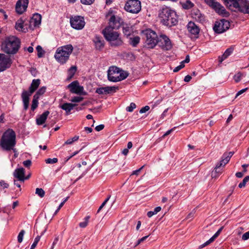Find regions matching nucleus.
Returning a JSON list of instances; mask_svg holds the SVG:
<instances>
[{
    "mask_svg": "<svg viewBox=\"0 0 249 249\" xmlns=\"http://www.w3.org/2000/svg\"><path fill=\"white\" fill-rule=\"evenodd\" d=\"M38 98L37 97H33V99L32 100V105H31V109L32 110H35L37 107H38Z\"/></svg>",
    "mask_w": 249,
    "mask_h": 249,
    "instance_id": "obj_38",
    "label": "nucleus"
},
{
    "mask_svg": "<svg viewBox=\"0 0 249 249\" xmlns=\"http://www.w3.org/2000/svg\"><path fill=\"white\" fill-rule=\"evenodd\" d=\"M185 66L184 64H183V63H180V65L177 67H176L173 70V71L175 72H177L178 71L184 68Z\"/></svg>",
    "mask_w": 249,
    "mask_h": 249,
    "instance_id": "obj_53",
    "label": "nucleus"
},
{
    "mask_svg": "<svg viewBox=\"0 0 249 249\" xmlns=\"http://www.w3.org/2000/svg\"><path fill=\"white\" fill-rule=\"evenodd\" d=\"M93 42L97 50H100L104 47V40L101 36H96L93 39Z\"/></svg>",
    "mask_w": 249,
    "mask_h": 249,
    "instance_id": "obj_24",
    "label": "nucleus"
},
{
    "mask_svg": "<svg viewBox=\"0 0 249 249\" xmlns=\"http://www.w3.org/2000/svg\"><path fill=\"white\" fill-rule=\"evenodd\" d=\"M103 34L112 47H118L123 44V42L120 37V34L117 32L113 31L111 28L106 27L103 30Z\"/></svg>",
    "mask_w": 249,
    "mask_h": 249,
    "instance_id": "obj_4",
    "label": "nucleus"
},
{
    "mask_svg": "<svg viewBox=\"0 0 249 249\" xmlns=\"http://www.w3.org/2000/svg\"><path fill=\"white\" fill-rule=\"evenodd\" d=\"M110 198V196L107 198L102 203L101 205L99 208L97 212L99 213L100 211L103 208V207L105 205V204L107 203V202L108 201L109 199Z\"/></svg>",
    "mask_w": 249,
    "mask_h": 249,
    "instance_id": "obj_58",
    "label": "nucleus"
},
{
    "mask_svg": "<svg viewBox=\"0 0 249 249\" xmlns=\"http://www.w3.org/2000/svg\"><path fill=\"white\" fill-rule=\"evenodd\" d=\"M225 4L227 6H229L230 8L232 7L235 8L237 6L238 0H223Z\"/></svg>",
    "mask_w": 249,
    "mask_h": 249,
    "instance_id": "obj_31",
    "label": "nucleus"
},
{
    "mask_svg": "<svg viewBox=\"0 0 249 249\" xmlns=\"http://www.w3.org/2000/svg\"><path fill=\"white\" fill-rule=\"evenodd\" d=\"M160 46L164 50H169L172 48V44L169 38L165 35H162L160 36L159 40Z\"/></svg>",
    "mask_w": 249,
    "mask_h": 249,
    "instance_id": "obj_17",
    "label": "nucleus"
},
{
    "mask_svg": "<svg viewBox=\"0 0 249 249\" xmlns=\"http://www.w3.org/2000/svg\"><path fill=\"white\" fill-rule=\"evenodd\" d=\"M161 23L164 25L172 27L178 22V16L175 11L170 7L165 6L162 8L159 13Z\"/></svg>",
    "mask_w": 249,
    "mask_h": 249,
    "instance_id": "obj_1",
    "label": "nucleus"
},
{
    "mask_svg": "<svg viewBox=\"0 0 249 249\" xmlns=\"http://www.w3.org/2000/svg\"><path fill=\"white\" fill-rule=\"evenodd\" d=\"M233 155V152H230L228 154H224L222 160L216 164L214 169V173L220 174L222 171L221 167H224L229 161Z\"/></svg>",
    "mask_w": 249,
    "mask_h": 249,
    "instance_id": "obj_12",
    "label": "nucleus"
},
{
    "mask_svg": "<svg viewBox=\"0 0 249 249\" xmlns=\"http://www.w3.org/2000/svg\"><path fill=\"white\" fill-rule=\"evenodd\" d=\"M46 87H42L40 88L36 92V93L34 95V97H37V98H39L40 96L44 94L46 92Z\"/></svg>",
    "mask_w": 249,
    "mask_h": 249,
    "instance_id": "obj_36",
    "label": "nucleus"
},
{
    "mask_svg": "<svg viewBox=\"0 0 249 249\" xmlns=\"http://www.w3.org/2000/svg\"><path fill=\"white\" fill-rule=\"evenodd\" d=\"M243 74L241 72H238L235 74L233 77V79L235 82L238 83L240 81Z\"/></svg>",
    "mask_w": 249,
    "mask_h": 249,
    "instance_id": "obj_47",
    "label": "nucleus"
},
{
    "mask_svg": "<svg viewBox=\"0 0 249 249\" xmlns=\"http://www.w3.org/2000/svg\"><path fill=\"white\" fill-rule=\"evenodd\" d=\"M71 26L76 30H81L85 25V21L83 17L77 16L71 18Z\"/></svg>",
    "mask_w": 249,
    "mask_h": 249,
    "instance_id": "obj_10",
    "label": "nucleus"
},
{
    "mask_svg": "<svg viewBox=\"0 0 249 249\" xmlns=\"http://www.w3.org/2000/svg\"><path fill=\"white\" fill-rule=\"evenodd\" d=\"M11 64L12 61L9 56L0 53V72L10 68Z\"/></svg>",
    "mask_w": 249,
    "mask_h": 249,
    "instance_id": "obj_13",
    "label": "nucleus"
},
{
    "mask_svg": "<svg viewBox=\"0 0 249 249\" xmlns=\"http://www.w3.org/2000/svg\"><path fill=\"white\" fill-rule=\"evenodd\" d=\"M78 139H79V136H75L72 138L68 140L67 141H66L64 144H71L74 142L77 141Z\"/></svg>",
    "mask_w": 249,
    "mask_h": 249,
    "instance_id": "obj_45",
    "label": "nucleus"
},
{
    "mask_svg": "<svg viewBox=\"0 0 249 249\" xmlns=\"http://www.w3.org/2000/svg\"><path fill=\"white\" fill-rule=\"evenodd\" d=\"M143 33L146 37L145 47L148 49L154 48L159 42L158 36L156 33L150 29L144 31Z\"/></svg>",
    "mask_w": 249,
    "mask_h": 249,
    "instance_id": "obj_6",
    "label": "nucleus"
},
{
    "mask_svg": "<svg viewBox=\"0 0 249 249\" xmlns=\"http://www.w3.org/2000/svg\"><path fill=\"white\" fill-rule=\"evenodd\" d=\"M89 218H90L89 216H87L85 218V221L84 222H82L79 223V225L80 227L82 228H85L88 225Z\"/></svg>",
    "mask_w": 249,
    "mask_h": 249,
    "instance_id": "obj_41",
    "label": "nucleus"
},
{
    "mask_svg": "<svg viewBox=\"0 0 249 249\" xmlns=\"http://www.w3.org/2000/svg\"><path fill=\"white\" fill-rule=\"evenodd\" d=\"M58 161V159L56 158L53 159L48 158L45 160V162L48 164H53L55 163Z\"/></svg>",
    "mask_w": 249,
    "mask_h": 249,
    "instance_id": "obj_50",
    "label": "nucleus"
},
{
    "mask_svg": "<svg viewBox=\"0 0 249 249\" xmlns=\"http://www.w3.org/2000/svg\"><path fill=\"white\" fill-rule=\"evenodd\" d=\"M128 76V73L127 72L124 71H121L120 70V72H119L118 78V82L125 79V78H126Z\"/></svg>",
    "mask_w": 249,
    "mask_h": 249,
    "instance_id": "obj_35",
    "label": "nucleus"
},
{
    "mask_svg": "<svg viewBox=\"0 0 249 249\" xmlns=\"http://www.w3.org/2000/svg\"><path fill=\"white\" fill-rule=\"evenodd\" d=\"M82 4L85 5H90L91 4L94 0H80Z\"/></svg>",
    "mask_w": 249,
    "mask_h": 249,
    "instance_id": "obj_54",
    "label": "nucleus"
},
{
    "mask_svg": "<svg viewBox=\"0 0 249 249\" xmlns=\"http://www.w3.org/2000/svg\"><path fill=\"white\" fill-rule=\"evenodd\" d=\"M120 69L115 66L109 67L107 71V78L109 81L116 82H118Z\"/></svg>",
    "mask_w": 249,
    "mask_h": 249,
    "instance_id": "obj_15",
    "label": "nucleus"
},
{
    "mask_svg": "<svg viewBox=\"0 0 249 249\" xmlns=\"http://www.w3.org/2000/svg\"><path fill=\"white\" fill-rule=\"evenodd\" d=\"M36 194L40 197H43L45 196V191L42 188H37L36 190Z\"/></svg>",
    "mask_w": 249,
    "mask_h": 249,
    "instance_id": "obj_46",
    "label": "nucleus"
},
{
    "mask_svg": "<svg viewBox=\"0 0 249 249\" xmlns=\"http://www.w3.org/2000/svg\"><path fill=\"white\" fill-rule=\"evenodd\" d=\"M58 240H59L58 236H57L54 238L53 242V243L52 247H51V249H53L54 248V246L57 243Z\"/></svg>",
    "mask_w": 249,
    "mask_h": 249,
    "instance_id": "obj_64",
    "label": "nucleus"
},
{
    "mask_svg": "<svg viewBox=\"0 0 249 249\" xmlns=\"http://www.w3.org/2000/svg\"><path fill=\"white\" fill-rule=\"evenodd\" d=\"M40 236H37L35 238L34 242L32 244V246L31 247L30 249H34L36 248V246L37 243H38L39 241L40 240Z\"/></svg>",
    "mask_w": 249,
    "mask_h": 249,
    "instance_id": "obj_49",
    "label": "nucleus"
},
{
    "mask_svg": "<svg viewBox=\"0 0 249 249\" xmlns=\"http://www.w3.org/2000/svg\"><path fill=\"white\" fill-rule=\"evenodd\" d=\"M77 106L76 104L65 103L59 106L60 108L66 111V114H71V111L73 108Z\"/></svg>",
    "mask_w": 249,
    "mask_h": 249,
    "instance_id": "obj_23",
    "label": "nucleus"
},
{
    "mask_svg": "<svg viewBox=\"0 0 249 249\" xmlns=\"http://www.w3.org/2000/svg\"><path fill=\"white\" fill-rule=\"evenodd\" d=\"M140 41V37L138 36H136L134 37H130L129 39V44L133 47H136L139 43Z\"/></svg>",
    "mask_w": 249,
    "mask_h": 249,
    "instance_id": "obj_33",
    "label": "nucleus"
},
{
    "mask_svg": "<svg viewBox=\"0 0 249 249\" xmlns=\"http://www.w3.org/2000/svg\"><path fill=\"white\" fill-rule=\"evenodd\" d=\"M249 180V176H247L245 177V178L243 179V181L240 182L239 185L238 187L240 188H241L242 187H244L246 186V184L247 182Z\"/></svg>",
    "mask_w": 249,
    "mask_h": 249,
    "instance_id": "obj_43",
    "label": "nucleus"
},
{
    "mask_svg": "<svg viewBox=\"0 0 249 249\" xmlns=\"http://www.w3.org/2000/svg\"><path fill=\"white\" fill-rule=\"evenodd\" d=\"M95 92L99 94H107L106 87L97 88Z\"/></svg>",
    "mask_w": 249,
    "mask_h": 249,
    "instance_id": "obj_44",
    "label": "nucleus"
},
{
    "mask_svg": "<svg viewBox=\"0 0 249 249\" xmlns=\"http://www.w3.org/2000/svg\"><path fill=\"white\" fill-rule=\"evenodd\" d=\"M24 20L22 18H20L16 22L15 28L19 31H23V24Z\"/></svg>",
    "mask_w": 249,
    "mask_h": 249,
    "instance_id": "obj_30",
    "label": "nucleus"
},
{
    "mask_svg": "<svg viewBox=\"0 0 249 249\" xmlns=\"http://www.w3.org/2000/svg\"><path fill=\"white\" fill-rule=\"evenodd\" d=\"M13 175L18 180L22 182L25 181V169L23 168H17L14 172Z\"/></svg>",
    "mask_w": 249,
    "mask_h": 249,
    "instance_id": "obj_21",
    "label": "nucleus"
},
{
    "mask_svg": "<svg viewBox=\"0 0 249 249\" xmlns=\"http://www.w3.org/2000/svg\"><path fill=\"white\" fill-rule=\"evenodd\" d=\"M29 0H18L16 5V11L17 13L22 14L26 10Z\"/></svg>",
    "mask_w": 249,
    "mask_h": 249,
    "instance_id": "obj_19",
    "label": "nucleus"
},
{
    "mask_svg": "<svg viewBox=\"0 0 249 249\" xmlns=\"http://www.w3.org/2000/svg\"><path fill=\"white\" fill-rule=\"evenodd\" d=\"M223 229V227H221L207 241H206L204 244H202L199 247V249H202L205 246L208 245L209 244L213 242L214 239L217 238L218 235L220 234L221 232L222 229Z\"/></svg>",
    "mask_w": 249,
    "mask_h": 249,
    "instance_id": "obj_25",
    "label": "nucleus"
},
{
    "mask_svg": "<svg viewBox=\"0 0 249 249\" xmlns=\"http://www.w3.org/2000/svg\"><path fill=\"white\" fill-rule=\"evenodd\" d=\"M123 23V20L120 17L113 15L109 20V25L107 27L118 29L122 26Z\"/></svg>",
    "mask_w": 249,
    "mask_h": 249,
    "instance_id": "obj_14",
    "label": "nucleus"
},
{
    "mask_svg": "<svg viewBox=\"0 0 249 249\" xmlns=\"http://www.w3.org/2000/svg\"><path fill=\"white\" fill-rule=\"evenodd\" d=\"M20 41L16 36H10L6 38L2 43L1 48L3 52L7 54H14L20 48Z\"/></svg>",
    "mask_w": 249,
    "mask_h": 249,
    "instance_id": "obj_3",
    "label": "nucleus"
},
{
    "mask_svg": "<svg viewBox=\"0 0 249 249\" xmlns=\"http://www.w3.org/2000/svg\"><path fill=\"white\" fill-rule=\"evenodd\" d=\"M107 94H110L112 92H115L117 90L119 89V87L116 86H107L106 87Z\"/></svg>",
    "mask_w": 249,
    "mask_h": 249,
    "instance_id": "obj_37",
    "label": "nucleus"
},
{
    "mask_svg": "<svg viewBox=\"0 0 249 249\" xmlns=\"http://www.w3.org/2000/svg\"><path fill=\"white\" fill-rule=\"evenodd\" d=\"M77 70V68L76 66H72L68 70V77L67 80H70L75 74L76 71Z\"/></svg>",
    "mask_w": 249,
    "mask_h": 249,
    "instance_id": "obj_32",
    "label": "nucleus"
},
{
    "mask_svg": "<svg viewBox=\"0 0 249 249\" xmlns=\"http://www.w3.org/2000/svg\"><path fill=\"white\" fill-rule=\"evenodd\" d=\"M150 109V107L149 106H146L143 107H142L140 110V113H145L146 112V111H147L148 110H149Z\"/></svg>",
    "mask_w": 249,
    "mask_h": 249,
    "instance_id": "obj_59",
    "label": "nucleus"
},
{
    "mask_svg": "<svg viewBox=\"0 0 249 249\" xmlns=\"http://www.w3.org/2000/svg\"><path fill=\"white\" fill-rule=\"evenodd\" d=\"M194 6V4L189 0H187L183 5V7L186 9H189Z\"/></svg>",
    "mask_w": 249,
    "mask_h": 249,
    "instance_id": "obj_42",
    "label": "nucleus"
},
{
    "mask_svg": "<svg viewBox=\"0 0 249 249\" xmlns=\"http://www.w3.org/2000/svg\"><path fill=\"white\" fill-rule=\"evenodd\" d=\"M73 47L69 44L57 48L54 55L56 60L61 64H64L69 59L70 55L73 51Z\"/></svg>",
    "mask_w": 249,
    "mask_h": 249,
    "instance_id": "obj_5",
    "label": "nucleus"
},
{
    "mask_svg": "<svg viewBox=\"0 0 249 249\" xmlns=\"http://www.w3.org/2000/svg\"><path fill=\"white\" fill-rule=\"evenodd\" d=\"M23 164L24 165V166L25 167L29 168L30 167V166L32 164V161L31 160H28L24 161L23 162Z\"/></svg>",
    "mask_w": 249,
    "mask_h": 249,
    "instance_id": "obj_56",
    "label": "nucleus"
},
{
    "mask_svg": "<svg viewBox=\"0 0 249 249\" xmlns=\"http://www.w3.org/2000/svg\"><path fill=\"white\" fill-rule=\"evenodd\" d=\"M230 27V22L225 19H222L215 21L213 30L217 34H222L228 30Z\"/></svg>",
    "mask_w": 249,
    "mask_h": 249,
    "instance_id": "obj_8",
    "label": "nucleus"
},
{
    "mask_svg": "<svg viewBox=\"0 0 249 249\" xmlns=\"http://www.w3.org/2000/svg\"><path fill=\"white\" fill-rule=\"evenodd\" d=\"M148 236H149V235H147V236H144V237H142V238L140 239L139 240H138V241L137 242V243L136 244L135 247H136V246H138L142 242H143L145 240H146V239H147V238Z\"/></svg>",
    "mask_w": 249,
    "mask_h": 249,
    "instance_id": "obj_60",
    "label": "nucleus"
},
{
    "mask_svg": "<svg viewBox=\"0 0 249 249\" xmlns=\"http://www.w3.org/2000/svg\"><path fill=\"white\" fill-rule=\"evenodd\" d=\"M30 92L24 90L21 94V98L22 99L24 109L27 110L29 107V97L32 95Z\"/></svg>",
    "mask_w": 249,
    "mask_h": 249,
    "instance_id": "obj_22",
    "label": "nucleus"
},
{
    "mask_svg": "<svg viewBox=\"0 0 249 249\" xmlns=\"http://www.w3.org/2000/svg\"><path fill=\"white\" fill-rule=\"evenodd\" d=\"M161 208L160 207H156L153 211H149L147 213V215L148 217H151L153 215L157 214L158 212H159L161 210Z\"/></svg>",
    "mask_w": 249,
    "mask_h": 249,
    "instance_id": "obj_39",
    "label": "nucleus"
},
{
    "mask_svg": "<svg viewBox=\"0 0 249 249\" xmlns=\"http://www.w3.org/2000/svg\"><path fill=\"white\" fill-rule=\"evenodd\" d=\"M50 112L49 111H45L41 115H40L37 118H36V122L37 124H43L45 122Z\"/></svg>",
    "mask_w": 249,
    "mask_h": 249,
    "instance_id": "obj_26",
    "label": "nucleus"
},
{
    "mask_svg": "<svg viewBox=\"0 0 249 249\" xmlns=\"http://www.w3.org/2000/svg\"><path fill=\"white\" fill-rule=\"evenodd\" d=\"M36 51L37 52V56L39 58L42 57L44 54L45 53L44 51L43 50L41 46L38 45L36 48Z\"/></svg>",
    "mask_w": 249,
    "mask_h": 249,
    "instance_id": "obj_40",
    "label": "nucleus"
},
{
    "mask_svg": "<svg viewBox=\"0 0 249 249\" xmlns=\"http://www.w3.org/2000/svg\"><path fill=\"white\" fill-rule=\"evenodd\" d=\"M67 88L70 89V91L72 93H75L79 95H86V92L84 90V87L79 85L78 81H74L70 83L67 86Z\"/></svg>",
    "mask_w": 249,
    "mask_h": 249,
    "instance_id": "obj_11",
    "label": "nucleus"
},
{
    "mask_svg": "<svg viewBox=\"0 0 249 249\" xmlns=\"http://www.w3.org/2000/svg\"><path fill=\"white\" fill-rule=\"evenodd\" d=\"M249 239V231L246 232L243 234L242 236V239L244 241L247 240Z\"/></svg>",
    "mask_w": 249,
    "mask_h": 249,
    "instance_id": "obj_61",
    "label": "nucleus"
},
{
    "mask_svg": "<svg viewBox=\"0 0 249 249\" xmlns=\"http://www.w3.org/2000/svg\"><path fill=\"white\" fill-rule=\"evenodd\" d=\"M125 10L133 14H137L141 10V3L139 0H129L124 6Z\"/></svg>",
    "mask_w": 249,
    "mask_h": 249,
    "instance_id": "obj_7",
    "label": "nucleus"
},
{
    "mask_svg": "<svg viewBox=\"0 0 249 249\" xmlns=\"http://www.w3.org/2000/svg\"><path fill=\"white\" fill-rule=\"evenodd\" d=\"M188 32L194 37H197L199 33V28L194 22L190 21L187 26Z\"/></svg>",
    "mask_w": 249,
    "mask_h": 249,
    "instance_id": "obj_20",
    "label": "nucleus"
},
{
    "mask_svg": "<svg viewBox=\"0 0 249 249\" xmlns=\"http://www.w3.org/2000/svg\"><path fill=\"white\" fill-rule=\"evenodd\" d=\"M191 14L192 17L198 21L201 22L204 20V17L201 14L199 10L197 9L194 10Z\"/></svg>",
    "mask_w": 249,
    "mask_h": 249,
    "instance_id": "obj_27",
    "label": "nucleus"
},
{
    "mask_svg": "<svg viewBox=\"0 0 249 249\" xmlns=\"http://www.w3.org/2000/svg\"><path fill=\"white\" fill-rule=\"evenodd\" d=\"M104 127H105V126L104 124H100V125L96 126L95 128V129L97 131H100L103 130L104 129Z\"/></svg>",
    "mask_w": 249,
    "mask_h": 249,
    "instance_id": "obj_62",
    "label": "nucleus"
},
{
    "mask_svg": "<svg viewBox=\"0 0 249 249\" xmlns=\"http://www.w3.org/2000/svg\"><path fill=\"white\" fill-rule=\"evenodd\" d=\"M195 213H196V211L195 210H193L191 213H190L186 217V219H192L194 217V215H195Z\"/></svg>",
    "mask_w": 249,
    "mask_h": 249,
    "instance_id": "obj_57",
    "label": "nucleus"
},
{
    "mask_svg": "<svg viewBox=\"0 0 249 249\" xmlns=\"http://www.w3.org/2000/svg\"><path fill=\"white\" fill-rule=\"evenodd\" d=\"M237 6L234 8L244 14H249V1L247 0H238Z\"/></svg>",
    "mask_w": 249,
    "mask_h": 249,
    "instance_id": "obj_18",
    "label": "nucleus"
},
{
    "mask_svg": "<svg viewBox=\"0 0 249 249\" xmlns=\"http://www.w3.org/2000/svg\"><path fill=\"white\" fill-rule=\"evenodd\" d=\"M136 107V105L134 103H131L130 106L126 107V110L128 112H132L133 109Z\"/></svg>",
    "mask_w": 249,
    "mask_h": 249,
    "instance_id": "obj_52",
    "label": "nucleus"
},
{
    "mask_svg": "<svg viewBox=\"0 0 249 249\" xmlns=\"http://www.w3.org/2000/svg\"><path fill=\"white\" fill-rule=\"evenodd\" d=\"M24 233L25 231L23 230H22L19 233L18 236V241L19 243L22 242Z\"/></svg>",
    "mask_w": 249,
    "mask_h": 249,
    "instance_id": "obj_51",
    "label": "nucleus"
},
{
    "mask_svg": "<svg viewBox=\"0 0 249 249\" xmlns=\"http://www.w3.org/2000/svg\"><path fill=\"white\" fill-rule=\"evenodd\" d=\"M83 97L80 96H75L71 99L70 100L73 103H79L83 100Z\"/></svg>",
    "mask_w": 249,
    "mask_h": 249,
    "instance_id": "obj_48",
    "label": "nucleus"
},
{
    "mask_svg": "<svg viewBox=\"0 0 249 249\" xmlns=\"http://www.w3.org/2000/svg\"><path fill=\"white\" fill-rule=\"evenodd\" d=\"M40 83V80L39 79H34L29 87V92L31 93H34L39 87Z\"/></svg>",
    "mask_w": 249,
    "mask_h": 249,
    "instance_id": "obj_28",
    "label": "nucleus"
},
{
    "mask_svg": "<svg viewBox=\"0 0 249 249\" xmlns=\"http://www.w3.org/2000/svg\"><path fill=\"white\" fill-rule=\"evenodd\" d=\"M0 186L3 188H7L9 187V184L6 183L4 180L0 181Z\"/></svg>",
    "mask_w": 249,
    "mask_h": 249,
    "instance_id": "obj_55",
    "label": "nucleus"
},
{
    "mask_svg": "<svg viewBox=\"0 0 249 249\" xmlns=\"http://www.w3.org/2000/svg\"><path fill=\"white\" fill-rule=\"evenodd\" d=\"M16 135L12 129H8L2 135L0 140V146L3 150L6 151H16Z\"/></svg>",
    "mask_w": 249,
    "mask_h": 249,
    "instance_id": "obj_2",
    "label": "nucleus"
},
{
    "mask_svg": "<svg viewBox=\"0 0 249 249\" xmlns=\"http://www.w3.org/2000/svg\"><path fill=\"white\" fill-rule=\"evenodd\" d=\"M204 1L219 15L226 16L228 14L225 8L215 0H204Z\"/></svg>",
    "mask_w": 249,
    "mask_h": 249,
    "instance_id": "obj_9",
    "label": "nucleus"
},
{
    "mask_svg": "<svg viewBox=\"0 0 249 249\" xmlns=\"http://www.w3.org/2000/svg\"><path fill=\"white\" fill-rule=\"evenodd\" d=\"M233 49L231 48L227 49L221 56H219V62L221 63L226 59L232 52Z\"/></svg>",
    "mask_w": 249,
    "mask_h": 249,
    "instance_id": "obj_29",
    "label": "nucleus"
},
{
    "mask_svg": "<svg viewBox=\"0 0 249 249\" xmlns=\"http://www.w3.org/2000/svg\"><path fill=\"white\" fill-rule=\"evenodd\" d=\"M41 16L39 14H34L30 19L29 28L31 30H34L35 27H38L41 24Z\"/></svg>",
    "mask_w": 249,
    "mask_h": 249,
    "instance_id": "obj_16",
    "label": "nucleus"
},
{
    "mask_svg": "<svg viewBox=\"0 0 249 249\" xmlns=\"http://www.w3.org/2000/svg\"><path fill=\"white\" fill-rule=\"evenodd\" d=\"M143 166H142L140 168H139V169H137V170H136L135 171H133L131 175H138L139 173L141 172V171L142 170V169L143 168Z\"/></svg>",
    "mask_w": 249,
    "mask_h": 249,
    "instance_id": "obj_63",
    "label": "nucleus"
},
{
    "mask_svg": "<svg viewBox=\"0 0 249 249\" xmlns=\"http://www.w3.org/2000/svg\"><path fill=\"white\" fill-rule=\"evenodd\" d=\"M122 26H123V31L124 34L127 36H129L131 32V30L130 26L127 24L124 23V22L123 23Z\"/></svg>",
    "mask_w": 249,
    "mask_h": 249,
    "instance_id": "obj_34",
    "label": "nucleus"
}]
</instances>
